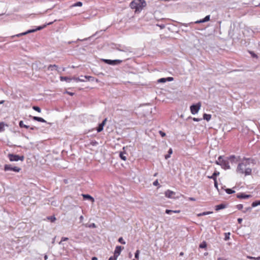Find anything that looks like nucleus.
Wrapping results in <instances>:
<instances>
[{"label":"nucleus","mask_w":260,"mask_h":260,"mask_svg":"<svg viewBox=\"0 0 260 260\" xmlns=\"http://www.w3.org/2000/svg\"><path fill=\"white\" fill-rule=\"evenodd\" d=\"M251 159L250 158H243L239 163L236 171L237 173L244 174L245 176L250 175L251 174V169L247 167L250 163Z\"/></svg>","instance_id":"1"},{"label":"nucleus","mask_w":260,"mask_h":260,"mask_svg":"<svg viewBox=\"0 0 260 260\" xmlns=\"http://www.w3.org/2000/svg\"><path fill=\"white\" fill-rule=\"evenodd\" d=\"M146 6L145 1H132L130 4L131 8L135 10L136 13L140 12Z\"/></svg>","instance_id":"2"},{"label":"nucleus","mask_w":260,"mask_h":260,"mask_svg":"<svg viewBox=\"0 0 260 260\" xmlns=\"http://www.w3.org/2000/svg\"><path fill=\"white\" fill-rule=\"evenodd\" d=\"M215 163L217 165H220L221 168L224 170L230 169L228 158L224 159L222 156H219L218 159L215 161Z\"/></svg>","instance_id":"3"},{"label":"nucleus","mask_w":260,"mask_h":260,"mask_svg":"<svg viewBox=\"0 0 260 260\" xmlns=\"http://www.w3.org/2000/svg\"><path fill=\"white\" fill-rule=\"evenodd\" d=\"M8 157L10 161H17L18 160H21V161H23L24 159V157L23 155L20 156L12 153L8 154Z\"/></svg>","instance_id":"4"},{"label":"nucleus","mask_w":260,"mask_h":260,"mask_svg":"<svg viewBox=\"0 0 260 260\" xmlns=\"http://www.w3.org/2000/svg\"><path fill=\"white\" fill-rule=\"evenodd\" d=\"M5 171H12L15 172H19L21 170V168L18 167H12L11 165L6 164L4 166Z\"/></svg>","instance_id":"5"},{"label":"nucleus","mask_w":260,"mask_h":260,"mask_svg":"<svg viewBox=\"0 0 260 260\" xmlns=\"http://www.w3.org/2000/svg\"><path fill=\"white\" fill-rule=\"evenodd\" d=\"M201 107V103H198L196 105H192L190 107V112L192 114H197L200 110Z\"/></svg>","instance_id":"6"},{"label":"nucleus","mask_w":260,"mask_h":260,"mask_svg":"<svg viewBox=\"0 0 260 260\" xmlns=\"http://www.w3.org/2000/svg\"><path fill=\"white\" fill-rule=\"evenodd\" d=\"M175 194L176 193L174 191L170 189H168L165 192V197L169 199H178V197L175 198L174 197Z\"/></svg>","instance_id":"7"},{"label":"nucleus","mask_w":260,"mask_h":260,"mask_svg":"<svg viewBox=\"0 0 260 260\" xmlns=\"http://www.w3.org/2000/svg\"><path fill=\"white\" fill-rule=\"evenodd\" d=\"M123 249L124 247H121L120 246H117L114 250V255L115 256V257H118V256L120 255L121 250Z\"/></svg>","instance_id":"8"},{"label":"nucleus","mask_w":260,"mask_h":260,"mask_svg":"<svg viewBox=\"0 0 260 260\" xmlns=\"http://www.w3.org/2000/svg\"><path fill=\"white\" fill-rule=\"evenodd\" d=\"M237 197L239 199H248L251 197V196L245 193H239L237 194Z\"/></svg>","instance_id":"9"},{"label":"nucleus","mask_w":260,"mask_h":260,"mask_svg":"<svg viewBox=\"0 0 260 260\" xmlns=\"http://www.w3.org/2000/svg\"><path fill=\"white\" fill-rule=\"evenodd\" d=\"M104 61L108 64L114 65L116 64V62L120 63L121 62L119 60H110V59H104Z\"/></svg>","instance_id":"10"},{"label":"nucleus","mask_w":260,"mask_h":260,"mask_svg":"<svg viewBox=\"0 0 260 260\" xmlns=\"http://www.w3.org/2000/svg\"><path fill=\"white\" fill-rule=\"evenodd\" d=\"M210 16L207 15L204 19H200V20H198V21H196L195 23L198 24V23H204V22L208 21L210 20Z\"/></svg>","instance_id":"11"},{"label":"nucleus","mask_w":260,"mask_h":260,"mask_svg":"<svg viewBox=\"0 0 260 260\" xmlns=\"http://www.w3.org/2000/svg\"><path fill=\"white\" fill-rule=\"evenodd\" d=\"M48 70L49 71H53L56 70L59 73H61L58 70V66L55 64H50L47 68Z\"/></svg>","instance_id":"12"},{"label":"nucleus","mask_w":260,"mask_h":260,"mask_svg":"<svg viewBox=\"0 0 260 260\" xmlns=\"http://www.w3.org/2000/svg\"><path fill=\"white\" fill-rule=\"evenodd\" d=\"M82 196L84 200H88L90 201L92 203L94 202V198L91 196L85 194H82Z\"/></svg>","instance_id":"13"},{"label":"nucleus","mask_w":260,"mask_h":260,"mask_svg":"<svg viewBox=\"0 0 260 260\" xmlns=\"http://www.w3.org/2000/svg\"><path fill=\"white\" fill-rule=\"evenodd\" d=\"M219 175V172L217 171H214V172L213 173V174H212V176H208V177L210 179H213V180H217V176H218Z\"/></svg>","instance_id":"14"},{"label":"nucleus","mask_w":260,"mask_h":260,"mask_svg":"<svg viewBox=\"0 0 260 260\" xmlns=\"http://www.w3.org/2000/svg\"><path fill=\"white\" fill-rule=\"evenodd\" d=\"M228 160H230L231 162H236L238 161L239 158L236 157L234 155H231L227 158Z\"/></svg>","instance_id":"15"},{"label":"nucleus","mask_w":260,"mask_h":260,"mask_svg":"<svg viewBox=\"0 0 260 260\" xmlns=\"http://www.w3.org/2000/svg\"><path fill=\"white\" fill-rule=\"evenodd\" d=\"M72 80V78L68 77H63V76H60V80L61 81H66L67 82H70Z\"/></svg>","instance_id":"16"},{"label":"nucleus","mask_w":260,"mask_h":260,"mask_svg":"<svg viewBox=\"0 0 260 260\" xmlns=\"http://www.w3.org/2000/svg\"><path fill=\"white\" fill-rule=\"evenodd\" d=\"M125 154H126V152L125 151L120 152V153H119L120 158L124 161L126 160V156Z\"/></svg>","instance_id":"17"},{"label":"nucleus","mask_w":260,"mask_h":260,"mask_svg":"<svg viewBox=\"0 0 260 260\" xmlns=\"http://www.w3.org/2000/svg\"><path fill=\"white\" fill-rule=\"evenodd\" d=\"M225 208V205L221 204L215 206V209L216 211H218L219 210L223 209Z\"/></svg>","instance_id":"18"},{"label":"nucleus","mask_w":260,"mask_h":260,"mask_svg":"<svg viewBox=\"0 0 260 260\" xmlns=\"http://www.w3.org/2000/svg\"><path fill=\"white\" fill-rule=\"evenodd\" d=\"M32 119L39 122H46V121L43 118L40 117L34 116L32 117Z\"/></svg>","instance_id":"19"},{"label":"nucleus","mask_w":260,"mask_h":260,"mask_svg":"<svg viewBox=\"0 0 260 260\" xmlns=\"http://www.w3.org/2000/svg\"><path fill=\"white\" fill-rule=\"evenodd\" d=\"M203 118L207 121H209L211 118V115L205 113L203 114Z\"/></svg>","instance_id":"20"},{"label":"nucleus","mask_w":260,"mask_h":260,"mask_svg":"<svg viewBox=\"0 0 260 260\" xmlns=\"http://www.w3.org/2000/svg\"><path fill=\"white\" fill-rule=\"evenodd\" d=\"M212 213H213V212H211V211L204 212L198 214L197 216L198 217H200V216H204V215H208V214H212Z\"/></svg>","instance_id":"21"},{"label":"nucleus","mask_w":260,"mask_h":260,"mask_svg":"<svg viewBox=\"0 0 260 260\" xmlns=\"http://www.w3.org/2000/svg\"><path fill=\"white\" fill-rule=\"evenodd\" d=\"M19 126L21 128L24 127L25 128H28L29 127V126L26 125L23 123V122L22 121H20L19 123Z\"/></svg>","instance_id":"22"},{"label":"nucleus","mask_w":260,"mask_h":260,"mask_svg":"<svg viewBox=\"0 0 260 260\" xmlns=\"http://www.w3.org/2000/svg\"><path fill=\"white\" fill-rule=\"evenodd\" d=\"M5 124L3 122H0V133L5 131Z\"/></svg>","instance_id":"23"},{"label":"nucleus","mask_w":260,"mask_h":260,"mask_svg":"<svg viewBox=\"0 0 260 260\" xmlns=\"http://www.w3.org/2000/svg\"><path fill=\"white\" fill-rule=\"evenodd\" d=\"M47 219L51 222H54L56 220V218L54 216H50L47 217Z\"/></svg>","instance_id":"24"},{"label":"nucleus","mask_w":260,"mask_h":260,"mask_svg":"<svg viewBox=\"0 0 260 260\" xmlns=\"http://www.w3.org/2000/svg\"><path fill=\"white\" fill-rule=\"evenodd\" d=\"M139 254H140V250H137L135 253V257L137 260H139Z\"/></svg>","instance_id":"25"},{"label":"nucleus","mask_w":260,"mask_h":260,"mask_svg":"<svg viewBox=\"0 0 260 260\" xmlns=\"http://www.w3.org/2000/svg\"><path fill=\"white\" fill-rule=\"evenodd\" d=\"M207 247V244L206 242H202L200 245L199 247L201 248H205Z\"/></svg>","instance_id":"26"},{"label":"nucleus","mask_w":260,"mask_h":260,"mask_svg":"<svg viewBox=\"0 0 260 260\" xmlns=\"http://www.w3.org/2000/svg\"><path fill=\"white\" fill-rule=\"evenodd\" d=\"M226 192L228 194H232L235 192V191L232 190V189L227 188L225 189Z\"/></svg>","instance_id":"27"},{"label":"nucleus","mask_w":260,"mask_h":260,"mask_svg":"<svg viewBox=\"0 0 260 260\" xmlns=\"http://www.w3.org/2000/svg\"><path fill=\"white\" fill-rule=\"evenodd\" d=\"M247 258L250 259L260 260V256L255 257H253V256H247Z\"/></svg>","instance_id":"28"},{"label":"nucleus","mask_w":260,"mask_h":260,"mask_svg":"<svg viewBox=\"0 0 260 260\" xmlns=\"http://www.w3.org/2000/svg\"><path fill=\"white\" fill-rule=\"evenodd\" d=\"M32 109L38 112H41V109L38 106H33Z\"/></svg>","instance_id":"29"},{"label":"nucleus","mask_w":260,"mask_h":260,"mask_svg":"<svg viewBox=\"0 0 260 260\" xmlns=\"http://www.w3.org/2000/svg\"><path fill=\"white\" fill-rule=\"evenodd\" d=\"M118 242H120V243L122 244H125V242L124 241V240L122 238V237H120L119 238Z\"/></svg>","instance_id":"30"},{"label":"nucleus","mask_w":260,"mask_h":260,"mask_svg":"<svg viewBox=\"0 0 260 260\" xmlns=\"http://www.w3.org/2000/svg\"><path fill=\"white\" fill-rule=\"evenodd\" d=\"M103 129V127L102 126V125H101L100 124H99L98 128H97V131L98 132H101L102 130Z\"/></svg>","instance_id":"31"},{"label":"nucleus","mask_w":260,"mask_h":260,"mask_svg":"<svg viewBox=\"0 0 260 260\" xmlns=\"http://www.w3.org/2000/svg\"><path fill=\"white\" fill-rule=\"evenodd\" d=\"M165 82H166V78H160L158 80V82L159 83H164Z\"/></svg>","instance_id":"32"},{"label":"nucleus","mask_w":260,"mask_h":260,"mask_svg":"<svg viewBox=\"0 0 260 260\" xmlns=\"http://www.w3.org/2000/svg\"><path fill=\"white\" fill-rule=\"evenodd\" d=\"M72 79L73 80H74L76 82H79V81L83 82V81H84V80H80V79L79 78L73 77V78H72Z\"/></svg>","instance_id":"33"},{"label":"nucleus","mask_w":260,"mask_h":260,"mask_svg":"<svg viewBox=\"0 0 260 260\" xmlns=\"http://www.w3.org/2000/svg\"><path fill=\"white\" fill-rule=\"evenodd\" d=\"M258 205H258V201H255V202H253V203H252V206L253 207H256V206H258Z\"/></svg>","instance_id":"34"},{"label":"nucleus","mask_w":260,"mask_h":260,"mask_svg":"<svg viewBox=\"0 0 260 260\" xmlns=\"http://www.w3.org/2000/svg\"><path fill=\"white\" fill-rule=\"evenodd\" d=\"M165 212H166V213H167L168 214H170L172 213H173V210L167 209V210H166Z\"/></svg>","instance_id":"35"},{"label":"nucleus","mask_w":260,"mask_h":260,"mask_svg":"<svg viewBox=\"0 0 260 260\" xmlns=\"http://www.w3.org/2000/svg\"><path fill=\"white\" fill-rule=\"evenodd\" d=\"M159 134L162 137H164L166 136V134L161 131H159Z\"/></svg>","instance_id":"36"},{"label":"nucleus","mask_w":260,"mask_h":260,"mask_svg":"<svg viewBox=\"0 0 260 260\" xmlns=\"http://www.w3.org/2000/svg\"><path fill=\"white\" fill-rule=\"evenodd\" d=\"M214 186L216 187V188L218 190V184L217 180H214Z\"/></svg>","instance_id":"37"},{"label":"nucleus","mask_w":260,"mask_h":260,"mask_svg":"<svg viewBox=\"0 0 260 260\" xmlns=\"http://www.w3.org/2000/svg\"><path fill=\"white\" fill-rule=\"evenodd\" d=\"M153 184L154 186H157V185H159L157 180H156L155 181H154L153 183Z\"/></svg>","instance_id":"38"},{"label":"nucleus","mask_w":260,"mask_h":260,"mask_svg":"<svg viewBox=\"0 0 260 260\" xmlns=\"http://www.w3.org/2000/svg\"><path fill=\"white\" fill-rule=\"evenodd\" d=\"M117 257L115 256H111L109 258V260H117Z\"/></svg>","instance_id":"39"},{"label":"nucleus","mask_w":260,"mask_h":260,"mask_svg":"<svg viewBox=\"0 0 260 260\" xmlns=\"http://www.w3.org/2000/svg\"><path fill=\"white\" fill-rule=\"evenodd\" d=\"M174 80L173 77H168L166 78V81H172Z\"/></svg>","instance_id":"40"},{"label":"nucleus","mask_w":260,"mask_h":260,"mask_svg":"<svg viewBox=\"0 0 260 260\" xmlns=\"http://www.w3.org/2000/svg\"><path fill=\"white\" fill-rule=\"evenodd\" d=\"M237 207L239 210H241L243 208V205L242 204H239L237 206Z\"/></svg>","instance_id":"41"},{"label":"nucleus","mask_w":260,"mask_h":260,"mask_svg":"<svg viewBox=\"0 0 260 260\" xmlns=\"http://www.w3.org/2000/svg\"><path fill=\"white\" fill-rule=\"evenodd\" d=\"M82 3L80 2H78L77 3L74 5L75 6H82Z\"/></svg>","instance_id":"42"},{"label":"nucleus","mask_w":260,"mask_h":260,"mask_svg":"<svg viewBox=\"0 0 260 260\" xmlns=\"http://www.w3.org/2000/svg\"><path fill=\"white\" fill-rule=\"evenodd\" d=\"M225 235H225V237L224 238V240L226 241V240H228L229 239V238H230V237H229L230 233H228V235L225 234Z\"/></svg>","instance_id":"43"},{"label":"nucleus","mask_w":260,"mask_h":260,"mask_svg":"<svg viewBox=\"0 0 260 260\" xmlns=\"http://www.w3.org/2000/svg\"><path fill=\"white\" fill-rule=\"evenodd\" d=\"M35 31V30H28L27 32H26L22 34V35H26V34H27L28 33L34 32Z\"/></svg>","instance_id":"44"},{"label":"nucleus","mask_w":260,"mask_h":260,"mask_svg":"<svg viewBox=\"0 0 260 260\" xmlns=\"http://www.w3.org/2000/svg\"><path fill=\"white\" fill-rule=\"evenodd\" d=\"M188 200L190 201H196V199L194 198H192V197L188 198Z\"/></svg>","instance_id":"45"},{"label":"nucleus","mask_w":260,"mask_h":260,"mask_svg":"<svg viewBox=\"0 0 260 260\" xmlns=\"http://www.w3.org/2000/svg\"><path fill=\"white\" fill-rule=\"evenodd\" d=\"M192 120L194 121H199L201 120V119L194 117L192 118Z\"/></svg>","instance_id":"46"},{"label":"nucleus","mask_w":260,"mask_h":260,"mask_svg":"<svg viewBox=\"0 0 260 260\" xmlns=\"http://www.w3.org/2000/svg\"><path fill=\"white\" fill-rule=\"evenodd\" d=\"M68 240V238H66V237H62L61 238V242H62V241H67Z\"/></svg>","instance_id":"47"},{"label":"nucleus","mask_w":260,"mask_h":260,"mask_svg":"<svg viewBox=\"0 0 260 260\" xmlns=\"http://www.w3.org/2000/svg\"><path fill=\"white\" fill-rule=\"evenodd\" d=\"M181 212L180 210H173V213H179Z\"/></svg>","instance_id":"48"},{"label":"nucleus","mask_w":260,"mask_h":260,"mask_svg":"<svg viewBox=\"0 0 260 260\" xmlns=\"http://www.w3.org/2000/svg\"><path fill=\"white\" fill-rule=\"evenodd\" d=\"M106 121V119H105V120L102 122V123H101L100 124H101V125H102V126L103 127V126H104L105 124Z\"/></svg>","instance_id":"49"},{"label":"nucleus","mask_w":260,"mask_h":260,"mask_svg":"<svg viewBox=\"0 0 260 260\" xmlns=\"http://www.w3.org/2000/svg\"><path fill=\"white\" fill-rule=\"evenodd\" d=\"M172 152H173L172 149L171 148H170L168 151V153L171 155L172 153Z\"/></svg>","instance_id":"50"},{"label":"nucleus","mask_w":260,"mask_h":260,"mask_svg":"<svg viewBox=\"0 0 260 260\" xmlns=\"http://www.w3.org/2000/svg\"><path fill=\"white\" fill-rule=\"evenodd\" d=\"M170 154H167L165 155V157L166 159H167L168 158H169V157H170Z\"/></svg>","instance_id":"51"},{"label":"nucleus","mask_w":260,"mask_h":260,"mask_svg":"<svg viewBox=\"0 0 260 260\" xmlns=\"http://www.w3.org/2000/svg\"><path fill=\"white\" fill-rule=\"evenodd\" d=\"M242 218H238V222L239 223L241 224L242 223Z\"/></svg>","instance_id":"52"},{"label":"nucleus","mask_w":260,"mask_h":260,"mask_svg":"<svg viewBox=\"0 0 260 260\" xmlns=\"http://www.w3.org/2000/svg\"><path fill=\"white\" fill-rule=\"evenodd\" d=\"M251 55L253 57H257V55L256 54H255L254 53H252V52H250Z\"/></svg>","instance_id":"53"},{"label":"nucleus","mask_w":260,"mask_h":260,"mask_svg":"<svg viewBox=\"0 0 260 260\" xmlns=\"http://www.w3.org/2000/svg\"><path fill=\"white\" fill-rule=\"evenodd\" d=\"M84 78H86V79H88V80H89V79H90V78H91V76H84Z\"/></svg>","instance_id":"54"},{"label":"nucleus","mask_w":260,"mask_h":260,"mask_svg":"<svg viewBox=\"0 0 260 260\" xmlns=\"http://www.w3.org/2000/svg\"><path fill=\"white\" fill-rule=\"evenodd\" d=\"M66 93H68V94L70 95H73L74 94V93L70 92H69V91H67Z\"/></svg>","instance_id":"55"},{"label":"nucleus","mask_w":260,"mask_h":260,"mask_svg":"<svg viewBox=\"0 0 260 260\" xmlns=\"http://www.w3.org/2000/svg\"><path fill=\"white\" fill-rule=\"evenodd\" d=\"M92 260H98V258L96 257H93Z\"/></svg>","instance_id":"56"},{"label":"nucleus","mask_w":260,"mask_h":260,"mask_svg":"<svg viewBox=\"0 0 260 260\" xmlns=\"http://www.w3.org/2000/svg\"><path fill=\"white\" fill-rule=\"evenodd\" d=\"M183 254H184V253H183V252H181L180 253V256H183Z\"/></svg>","instance_id":"57"},{"label":"nucleus","mask_w":260,"mask_h":260,"mask_svg":"<svg viewBox=\"0 0 260 260\" xmlns=\"http://www.w3.org/2000/svg\"><path fill=\"white\" fill-rule=\"evenodd\" d=\"M43 27H39V28H38L37 29V30H40L41 29H42Z\"/></svg>","instance_id":"58"},{"label":"nucleus","mask_w":260,"mask_h":260,"mask_svg":"<svg viewBox=\"0 0 260 260\" xmlns=\"http://www.w3.org/2000/svg\"><path fill=\"white\" fill-rule=\"evenodd\" d=\"M35 128H36L35 127H32L30 128V129H32V130L35 129Z\"/></svg>","instance_id":"59"},{"label":"nucleus","mask_w":260,"mask_h":260,"mask_svg":"<svg viewBox=\"0 0 260 260\" xmlns=\"http://www.w3.org/2000/svg\"><path fill=\"white\" fill-rule=\"evenodd\" d=\"M160 27L161 28H164V25H162H162H160Z\"/></svg>","instance_id":"60"},{"label":"nucleus","mask_w":260,"mask_h":260,"mask_svg":"<svg viewBox=\"0 0 260 260\" xmlns=\"http://www.w3.org/2000/svg\"><path fill=\"white\" fill-rule=\"evenodd\" d=\"M65 71V68H63L62 69V71Z\"/></svg>","instance_id":"61"},{"label":"nucleus","mask_w":260,"mask_h":260,"mask_svg":"<svg viewBox=\"0 0 260 260\" xmlns=\"http://www.w3.org/2000/svg\"><path fill=\"white\" fill-rule=\"evenodd\" d=\"M3 102H4V101H2L0 102V104H2V103H3Z\"/></svg>","instance_id":"62"},{"label":"nucleus","mask_w":260,"mask_h":260,"mask_svg":"<svg viewBox=\"0 0 260 260\" xmlns=\"http://www.w3.org/2000/svg\"><path fill=\"white\" fill-rule=\"evenodd\" d=\"M258 205H260V201H258Z\"/></svg>","instance_id":"63"},{"label":"nucleus","mask_w":260,"mask_h":260,"mask_svg":"<svg viewBox=\"0 0 260 260\" xmlns=\"http://www.w3.org/2000/svg\"><path fill=\"white\" fill-rule=\"evenodd\" d=\"M92 226H94V227L95 226V225H94V223L93 224Z\"/></svg>","instance_id":"64"}]
</instances>
